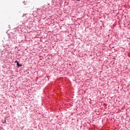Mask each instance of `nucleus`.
Returning a JSON list of instances; mask_svg holds the SVG:
<instances>
[{"label":"nucleus","mask_w":130,"mask_h":130,"mask_svg":"<svg viewBox=\"0 0 130 130\" xmlns=\"http://www.w3.org/2000/svg\"><path fill=\"white\" fill-rule=\"evenodd\" d=\"M5 123H7V121L5 120Z\"/></svg>","instance_id":"obj_3"},{"label":"nucleus","mask_w":130,"mask_h":130,"mask_svg":"<svg viewBox=\"0 0 130 130\" xmlns=\"http://www.w3.org/2000/svg\"><path fill=\"white\" fill-rule=\"evenodd\" d=\"M15 62L17 63L18 62H19V61H18V60H15Z\"/></svg>","instance_id":"obj_2"},{"label":"nucleus","mask_w":130,"mask_h":130,"mask_svg":"<svg viewBox=\"0 0 130 130\" xmlns=\"http://www.w3.org/2000/svg\"><path fill=\"white\" fill-rule=\"evenodd\" d=\"M17 67H22V64H20L19 62H17Z\"/></svg>","instance_id":"obj_1"},{"label":"nucleus","mask_w":130,"mask_h":130,"mask_svg":"<svg viewBox=\"0 0 130 130\" xmlns=\"http://www.w3.org/2000/svg\"><path fill=\"white\" fill-rule=\"evenodd\" d=\"M78 2H79V1H81V0H77Z\"/></svg>","instance_id":"obj_4"}]
</instances>
